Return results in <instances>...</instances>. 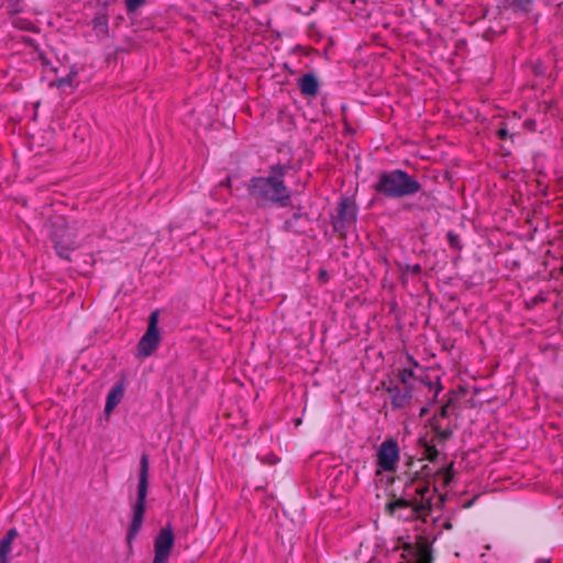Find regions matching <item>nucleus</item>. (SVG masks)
Wrapping results in <instances>:
<instances>
[{"label": "nucleus", "mask_w": 563, "mask_h": 563, "mask_svg": "<svg viewBox=\"0 0 563 563\" xmlns=\"http://www.w3.org/2000/svg\"><path fill=\"white\" fill-rule=\"evenodd\" d=\"M273 175L253 177L249 184V195L258 207L277 205L286 207L290 201V190L284 184V167H273Z\"/></svg>", "instance_id": "f257e3e1"}, {"label": "nucleus", "mask_w": 563, "mask_h": 563, "mask_svg": "<svg viewBox=\"0 0 563 563\" xmlns=\"http://www.w3.org/2000/svg\"><path fill=\"white\" fill-rule=\"evenodd\" d=\"M374 189L386 197L400 198L417 194L421 185L406 172L395 169L382 173L374 184Z\"/></svg>", "instance_id": "f03ea898"}, {"label": "nucleus", "mask_w": 563, "mask_h": 563, "mask_svg": "<svg viewBox=\"0 0 563 563\" xmlns=\"http://www.w3.org/2000/svg\"><path fill=\"white\" fill-rule=\"evenodd\" d=\"M147 475L148 459L146 455H143L141 460V473L137 486V500L133 506V517L126 533V540L129 543L133 542L143 525L145 503L147 496Z\"/></svg>", "instance_id": "7ed1b4c3"}, {"label": "nucleus", "mask_w": 563, "mask_h": 563, "mask_svg": "<svg viewBox=\"0 0 563 563\" xmlns=\"http://www.w3.org/2000/svg\"><path fill=\"white\" fill-rule=\"evenodd\" d=\"M51 235L57 254L68 260L70 251L77 246L74 230L64 219H58L53 224Z\"/></svg>", "instance_id": "20e7f679"}, {"label": "nucleus", "mask_w": 563, "mask_h": 563, "mask_svg": "<svg viewBox=\"0 0 563 563\" xmlns=\"http://www.w3.org/2000/svg\"><path fill=\"white\" fill-rule=\"evenodd\" d=\"M400 459V450L396 440L386 439L377 450L378 472H394Z\"/></svg>", "instance_id": "39448f33"}, {"label": "nucleus", "mask_w": 563, "mask_h": 563, "mask_svg": "<svg viewBox=\"0 0 563 563\" xmlns=\"http://www.w3.org/2000/svg\"><path fill=\"white\" fill-rule=\"evenodd\" d=\"M157 322L158 312L154 311L150 316L147 330L139 342L137 355L140 357H147L157 349L159 343Z\"/></svg>", "instance_id": "423d86ee"}, {"label": "nucleus", "mask_w": 563, "mask_h": 563, "mask_svg": "<svg viewBox=\"0 0 563 563\" xmlns=\"http://www.w3.org/2000/svg\"><path fill=\"white\" fill-rule=\"evenodd\" d=\"M175 538L172 527L168 525L161 529L154 541V560L152 563H168Z\"/></svg>", "instance_id": "0eeeda50"}, {"label": "nucleus", "mask_w": 563, "mask_h": 563, "mask_svg": "<svg viewBox=\"0 0 563 563\" xmlns=\"http://www.w3.org/2000/svg\"><path fill=\"white\" fill-rule=\"evenodd\" d=\"M404 552L401 556L412 563H431V554L429 547L424 542L415 544L404 542Z\"/></svg>", "instance_id": "6e6552de"}, {"label": "nucleus", "mask_w": 563, "mask_h": 563, "mask_svg": "<svg viewBox=\"0 0 563 563\" xmlns=\"http://www.w3.org/2000/svg\"><path fill=\"white\" fill-rule=\"evenodd\" d=\"M388 395L394 408H402L411 399V388L407 387L405 390H401L398 386H393L388 388Z\"/></svg>", "instance_id": "1a4fd4ad"}, {"label": "nucleus", "mask_w": 563, "mask_h": 563, "mask_svg": "<svg viewBox=\"0 0 563 563\" xmlns=\"http://www.w3.org/2000/svg\"><path fill=\"white\" fill-rule=\"evenodd\" d=\"M338 216L341 221L345 223H352L356 220V207L347 199L343 198L338 207Z\"/></svg>", "instance_id": "9d476101"}, {"label": "nucleus", "mask_w": 563, "mask_h": 563, "mask_svg": "<svg viewBox=\"0 0 563 563\" xmlns=\"http://www.w3.org/2000/svg\"><path fill=\"white\" fill-rule=\"evenodd\" d=\"M123 394H124V386L123 384H117L115 386H113L108 396H107V400H106V407H104V411L107 415H110L113 409L121 402L122 398H123Z\"/></svg>", "instance_id": "9b49d317"}, {"label": "nucleus", "mask_w": 563, "mask_h": 563, "mask_svg": "<svg viewBox=\"0 0 563 563\" xmlns=\"http://www.w3.org/2000/svg\"><path fill=\"white\" fill-rule=\"evenodd\" d=\"M300 90L306 96H314L318 92L319 84L311 74L303 75L299 80Z\"/></svg>", "instance_id": "f8f14e48"}, {"label": "nucleus", "mask_w": 563, "mask_h": 563, "mask_svg": "<svg viewBox=\"0 0 563 563\" xmlns=\"http://www.w3.org/2000/svg\"><path fill=\"white\" fill-rule=\"evenodd\" d=\"M18 537L16 529H10L5 536L0 540V558H9L11 554V545L14 539Z\"/></svg>", "instance_id": "ddd939ff"}, {"label": "nucleus", "mask_w": 563, "mask_h": 563, "mask_svg": "<svg viewBox=\"0 0 563 563\" xmlns=\"http://www.w3.org/2000/svg\"><path fill=\"white\" fill-rule=\"evenodd\" d=\"M78 73L77 70L75 69H71L70 73L66 76V77H63V78H59L57 81H56V86L59 88V89H64L66 87H73L74 85V78L77 77Z\"/></svg>", "instance_id": "4468645a"}, {"label": "nucleus", "mask_w": 563, "mask_h": 563, "mask_svg": "<svg viewBox=\"0 0 563 563\" xmlns=\"http://www.w3.org/2000/svg\"><path fill=\"white\" fill-rule=\"evenodd\" d=\"M400 380L407 386L410 387V380L413 377V369L412 368H402L399 371L398 374Z\"/></svg>", "instance_id": "2eb2a0df"}, {"label": "nucleus", "mask_w": 563, "mask_h": 563, "mask_svg": "<svg viewBox=\"0 0 563 563\" xmlns=\"http://www.w3.org/2000/svg\"><path fill=\"white\" fill-rule=\"evenodd\" d=\"M144 3H145V0H125L126 11L129 13H134Z\"/></svg>", "instance_id": "dca6fc26"}, {"label": "nucleus", "mask_w": 563, "mask_h": 563, "mask_svg": "<svg viewBox=\"0 0 563 563\" xmlns=\"http://www.w3.org/2000/svg\"><path fill=\"white\" fill-rule=\"evenodd\" d=\"M418 493L421 495V505L419 506V508H424L426 506L423 505V501L426 500L427 503H429V498H430V489H429V486L428 485H424L422 487H419L417 488Z\"/></svg>", "instance_id": "f3484780"}, {"label": "nucleus", "mask_w": 563, "mask_h": 563, "mask_svg": "<svg viewBox=\"0 0 563 563\" xmlns=\"http://www.w3.org/2000/svg\"><path fill=\"white\" fill-rule=\"evenodd\" d=\"M92 23H93V27H95V29L104 30V29H107V26H108V21H107V18H106L104 15H102V16H96V18L92 20Z\"/></svg>", "instance_id": "a211bd4d"}, {"label": "nucleus", "mask_w": 563, "mask_h": 563, "mask_svg": "<svg viewBox=\"0 0 563 563\" xmlns=\"http://www.w3.org/2000/svg\"><path fill=\"white\" fill-rule=\"evenodd\" d=\"M407 507H410L409 503H407L406 500H402V499L396 500L395 503L389 505L390 511L393 514H396V511L398 509L407 508Z\"/></svg>", "instance_id": "6ab92c4d"}, {"label": "nucleus", "mask_w": 563, "mask_h": 563, "mask_svg": "<svg viewBox=\"0 0 563 563\" xmlns=\"http://www.w3.org/2000/svg\"><path fill=\"white\" fill-rule=\"evenodd\" d=\"M448 238L451 246L457 247V235L453 234L452 232H449Z\"/></svg>", "instance_id": "aec40b11"}, {"label": "nucleus", "mask_w": 563, "mask_h": 563, "mask_svg": "<svg viewBox=\"0 0 563 563\" xmlns=\"http://www.w3.org/2000/svg\"><path fill=\"white\" fill-rule=\"evenodd\" d=\"M408 358V362L413 366V367H418L419 366V363L417 361H415L410 355L407 356Z\"/></svg>", "instance_id": "412c9836"}, {"label": "nucleus", "mask_w": 563, "mask_h": 563, "mask_svg": "<svg viewBox=\"0 0 563 563\" xmlns=\"http://www.w3.org/2000/svg\"><path fill=\"white\" fill-rule=\"evenodd\" d=\"M498 135H499L501 139L506 137V135H507V130H506V129H499V130H498Z\"/></svg>", "instance_id": "4be33fe9"}, {"label": "nucleus", "mask_w": 563, "mask_h": 563, "mask_svg": "<svg viewBox=\"0 0 563 563\" xmlns=\"http://www.w3.org/2000/svg\"><path fill=\"white\" fill-rule=\"evenodd\" d=\"M0 563H9V558H0Z\"/></svg>", "instance_id": "5701e85b"}, {"label": "nucleus", "mask_w": 563, "mask_h": 563, "mask_svg": "<svg viewBox=\"0 0 563 563\" xmlns=\"http://www.w3.org/2000/svg\"><path fill=\"white\" fill-rule=\"evenodd\" d=\"M441 390V386H437L435 388V395Z\"/></svg>", "instance_id": "b1692460"}]
</instances>
